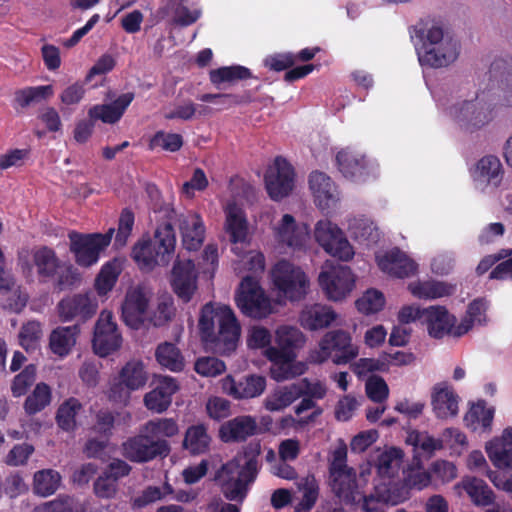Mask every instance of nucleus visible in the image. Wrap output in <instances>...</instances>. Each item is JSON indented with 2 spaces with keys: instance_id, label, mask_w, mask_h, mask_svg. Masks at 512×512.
Instances as JSON below:
<instances>
[{
  "instance_id": "473e14b6",
  "label": "nucleus",
  "mask_w": 512,
  "mask_h": 512,
  "mask_svg": "<svg viewBox=\"0 0 512 512\" xmlns=\"http://www.w3.org/2000/svg\"><path fill=\"white\" fill-rule=\"evenodd\" d=\"M32 260L36 267L37 275L42 282L54 279L62 263L56 252L47 246H42L35 250Z\"/></svg>"
},
{
  "instance_id": "423d86ee",
  "label": "nucleus",
  "mask_w": 512,
  "mask_h": 512,
  "mask_svg": "<svg viewBox=\"0 0 512 512\" xmlns=\"http://www.w3.org/2000/svg\"><path fill=\"white\" fill-rule=\"evenodd\" d=\"M329 485L333 493L345 504L363 503L364 498L368 497L360 490L355 469L347 466L346 445L337 447L332 453Z\"/></svg>"
},
{
  "instance_id": "8fccbe9b",
  "label": "nucleus",
  "mask_w": 512,
  "mask_h": 512,
  "mask_svg": "<svg viewBox=\"0 0 512 512\" xmlns=\"http://www.w3.org/2000/svg\"><path fill=\"white\" fill-rule=\"evenodd\" d=\"M303 396V390L297 385H291L277 390L265 400V408L269 411H280Z\"/></svg>"
},
{
  "instance_id": "aec40b11",
  "label": "nucleus",
  "mask_w": 512,
  "mask_h": 512,
  "mask_svg": "<svg viewBox=\"0 0 512 512\" xmlns=\"http://www.w3.org/2000/svg\"><path fill=\"white\" fill-rule=\"evenodd\" d=\"M222 391L236 400L251 399L260 396L266 388L264 376L251 374L236 380L227 375L221 381Z\"/></svg>"
},
{
  "instance_id": "0e129e2a",
  "label": "nucleus",
  "mask_w": 512,
  "mask_h": 512,
  "mask_svg": "<svg viewBox=\"0 0 512 512\" xmlns=\"http://www.w3.org/2000/svg\"><path fill=\"white\" fill-rule=\"evenodd\" d=\"M171 402L172 399L160 389H153L144 396V404L147 409L156 413L166 411Z\"/></svg>"
},
{
  "instance_id": "393cba45",
  "label": "nucleus",
  "mask_w": 512,
  "mask_h": 512,
  "mask_svg": "<svg viewBox=\"0 0 512 512\" xmlns=\"http://www.w3.org/2000/svg\"><path fill=\"white\" fill-rule=\"evenodd\" d=\"M336 162L342 175L355 182L365 181L371 173L366 157L349 148L337 153Z\"/></svg>"
},
{
  "instance_id": "c85d7f7f",
  "label": "nucleus",
  "mask_w": 512,
  "mask_h": 512,
  "mask_svg": "<svg viewBox=\"0 0 512 512\" xmlns=\"http://www.w3.org/2000/svg\"><path fill=\"white\" fill-rule=\"evenodd\" d=\"M459 396L447 383L436 384L431 396V404L437 418L447 419L458 414Z\"/></svg>"
},
{
  "instance_id": "13d9d810",
  "label": "nucleus",
  "mask_w": 512,
  "mask_h": 512,
  "mask_svg": "<svg viewBox=\"0 0 512 512\" xmlns=\"http://www.w3.org/2000/svg\"><path fill=\"white\" fill-rule=\"evenodd\" d=\"M486 310V302L484 299H474L467 308L468 319H465L457 328L456 335L460 336L467 333L475 321L481 323V316Z\"/></svg>"
},
{
  "instance_id": "9b49d317",
  "label": "nucleus",
  "mask_w": 512,
  "mask_h": 512,
  "mask_svg": "<svg viewBox=\"0 0 512 512\" xmlns=\"http://www.w3.org/2000/svg\"><path fill=\"white\" fill-rule=\"evenodd\" d=\"M275 288L290 301L302 299L308 288L306 274L287 260L275 264L271 272Z\"/></svg>"
},
{
  "instance_id": "f03ea898",
  "label": "nucleus",
  "mask_w": 512,
  "mask_h": 512,
  "mask_svg": "<svg viewBox=\"0 0 512 512\" xmlns=\"http://www.w3.org/2000/svg\"><path fill=\"white\" fill-rule=\"evenodd\" d=\"M199 335L205 347L220 355L236 350L241 325L229 305L206 303L198 321Z\"/></svg>"
},
{
  "instance_id": "bb28decb",
  "label": "nucleus",
  "mask_w": 512,
  "mask_h": 512,
  "mask_svg": "<svg viewBox=\"0 0 512 512\" xmlns=\"http://www.w3.org/2000/svg\"><path fill=\"white\" fill-rule=\"evenodd\" d=\"M148 300L144 293L138 289L126 294L122 304V319L132 329H140L145 320Z\"/></svg>"
},
{
  "instance_id": "1a4fd4ad",
  "label": "nucleus",
  "mask_w": 512,
  "mask_h": 512,
  "mask_svg": "<svg viewBox=\"0 0 512 512\" xmlns=\"http://www.w3.org/2000/svg\"><path fill=\"white\" fill-rule=\"evenodd\" d=\"M114 231V228H110L104 234L69 232V248L74 255L75 262L81 267H91L96 264L100 258V253L110 245Z\"/></svg>"
},
{
  "instance_id": "09e8293b",
  "label": "nucleus",
  "mask_w": 512,
  "mask_h": 512,
  "mask_svg": "<svg viewBox=\"0 0 512 512\" xmlns=\"http://www.w3.org/2000/svg\"><path fill=\"white\" fill-rule=\"evenodd\" d=\"M61 483V475L53 469H43L34 474L33 490L35 494L47 497L56 492Z\"/></svg>"
},
{
  "instance_id": "69168bd1",
  "label": "nucleus",
  "mask_w": 512,
  "mask_h": 512,
  "mask_svg": "<svg viewBox=\"0 0 512 512\" xmlns=\"http://www.w3.org/2000/svg\"><path fill=\"white\" fill-rule=\"evenodd\" d=\"M88 116L94 122L101 120L104 123L114 124L118 122L121 117L114 110L111 104L94 105L88 111Z\"/></svg>"
},
{
  "instance_id": "a211bd4d",
  "label": "nucleus",
  "mask_w": 512,
  "mask_h": 512,
  "mask_svg": "<svg viewBox=\"0 0 512 512\" xmlns=\"http://www.w3.org/2000/svg\"><path fill=\"white\" fill-rule=\"evenodd\" d=\"M112 318L111 312L103 311L95 325L92 345L100 357L110 355L121 346L122 337Z\"/></svg>"
},
{
  "instance_id": "0eeeda50",
  "label": "nucleus",
  "mask_w": 512,
  "mask_h": 512,
  "mask_svg": "<svg viewBox=\"0 0 512 512\" xmlns=\"http://www.w3.org/2000/svg\"><path fill=\"white\" fill-rule=\"evenodd\" d=\"M358 347L352 343L349 332L342 329H335L326 332L319 342L318 349L309 353V361L314 364H321L332 358L337 364H347L358 356Z\"/></svg>"
},
{
  "instance_id": "e2e57ef3",
  "label": "nucleus",
  "mask_w": 512,
  "mask_h": 512,
  "mask_svg": "<svg viewBox=\"0 0 512 512\" xmlns=\"http://www.w3.org/2000/svg\"><path fill=\"white\" fill-rule=\"evenodd\" d=\"M93 490L98 498H114L118 491V483L111 476L103 472L94 482Z\"/></svg>"
},
{
  "instance_id": "864d4df0",
  "label": "nucleus",
  "mask_w": 512,
  "mask_h": 512,
  "mask_svg": "<svg viewBox=\"0 0 512 512\" xmlns=\"http://www.w3.org/2000/svg\"><path fill=\"white\" fill-rule=\"evenodd\" d=\"M184 144V140L181 134L178 133H167L162 130L157 131L150 139L148 148L155 150L161 148L168 152L179 151Z\"/></svg>"
},
{
  "instance_id": "2eb2a0df",
  "label": "nucleus",
  "mask_w": 512,
  "mask_h": 512,
  "mask_svg": "<svg viewBox=\"0 0 512 512\" xmlns=\"http://www.w3.org/2000/svg\"><path fill=\"white\" fill-rule=\"evenodd\" d=\"M98 301L92 292L68 295L57 304V312L62 322L83 323L97 312Z\"/></svg>"
},
{
  "instance_id": "39448f33",
  "label": "nucleus",
  "mask_w": 512,
  "mask_h": 512,
  "mask_svg": "<svg viewBox=\"0 0 512 512\" xmlns=\"http://www.w3.org/2000/svg\"><path fill=\"white\" fill-rule=\"evenodd\" d=\"M176 246L173 225L163 222L155 230L153 238L141 239L132 248L131 257L142 271L156 266H166L171 261Z\"/></svg>"
},
{
  "instance_id": "79ce46f5",
  "label": "nucleus",
  "mask_w": 512,
  "mask_h": 512,
  "mask_svg": "<svg viewBox=\"0 0 512 512\" xmlns=\"http://www.w3.org/2000/svg\"><path fill=\"white\" fill-rule=\"evenodd\" d=\"M52 390L44 382L37 383L32 392L27 395L23 409L28 416H33L51 404Z\"/></svg>"
},
{
  "instance_id": "3c124183",
  "label": "nucleus",
  "mask_w": 512,
  "mask_h": 512,
  "mask_svg": "<svg viewBox=\"0 0 512 512\" xmlns=\"http://www.w3.org/2000/svg\"><path fill=\"white\" fill-rule=\"evenodd\" d=\"M252 77L251 70L241 65L224 66L210 71V81L214 85H219L224 82L246 80Z\"/></svg>"
},
{
  "instance_id": "603ef678",
  "label": "nucleus",
  "mask_w": 512,
  "mask_h": 512,
  "mask_svg": "<svg viewBox=\"0 0 512 512\" xmlns=\"http://www.w3.org/2000/svg\"><path fill=\"white\" fill-rule=\"evenodd\" d=\"M37 367L35 364H29L24 369L14 376L11 382V393L15 398L22 397L27 394L30 387L36 381Z\"/></svg>"
},
{
  "instance_id": "2f4dec72",
  "label": "nucleus",
  "mask_w": 512,
  "mask_h": 512,
  "mask_svg": "<svg viewBox=\"0 0 512 512\" xmlns=\"http://www.w3.org/2000/svg\"><path fill=\"white\" fill-rule=\"evenodd\" d=\"M182 245L189 251L198 250L205 238V226L198 214H190L180 220L179 224Z\"/></svg>"
},
{
  "instance_id": "a19ab883",
  "label": "nucleus",
  "mask_w": 512,
  "mask_h": 512,
  "mask_svg": "<svg viewBox=\"0 0 512 512\" xmlns=\"http://www.w3.org/2000/svg\"><path fill=\"white\" fill-rule=\"evenodd\" d=\"M225 229L232 243L246 241L248 234L247 220L242 210L236 205H229L226 210Z\"/></svg>"
},
{
  "instance_id": "5701e85b",
  "label": "nucleus",
  "mask_w": 512,
  "mask_h": 512,
  "mask_svg": "<svg viewBox=\"0 0 512 512\" xmlns=\"http://www.w3.org/2000/svg\"><path fill=\"white\" fill-rule=\"evenodd\" d=\"M489 80L500 91L502 104L512 107V56L496 57L489 67Z\"/></svg>"
},
{
  "instance_id": "412c9836",
  "label": "nucleus",
  "mask_w": 512,
  "mask_h": 512,
  "mask_svg": "<svg viewBox=\"0 0 512 512\" xmlns=\"http://www.w3.org/2000/svg\"><path fill=\"white\" fill-rule=\"evenodd\" d=\"M259 433L256 418L251 415H238L219 428V438L224 443H242Z\"/></svg>"
},
{
  "instance_id": "680f3d73",
  "label": "nucleus",
  "mask_w": 512,
  "mask_h": 512,
  "mask_svg": "<svg viewBox=\"0 0 512 512\" xmlns=\"http://www.w3.org/2000/svg\"><path fill=\"white\" fill-rule=\"evenodd\" d=\"M368 398L376 403L385 401L389 396V388L385 380L377 375L368 378L365 384Z\"/></svg>"
},
{
  "instance_id": "338daca9",
  "label": "nucleus",
  "mask_w": 512,
  "mask_h": 512,
  "mask_svg": "<svg viewBox=\"0 0 512 512\" xmlns=\"http://www.w3.org/2000/svg\"><path fill=\"white\" fill-rule=\"evenodd\" d=\"M265 67L272 71L281 72L294 66V53L283 52L269 55L264 60Z\"/></svg>"
},
{
  "instance_id": "a18cd8bd",
  "label": "nucleus",
  "mask_w": 512,
  "mask_h": 512,
  "mask_svg": "<svg viewBox=\"0 0 512 512\" xmlns=\"http://www.w3.org/2000/svg\"><path fill=\"white\" fill-rule=\"evenodd\" d=\"M155 357L157 362L172 372H180L184 369V358L178 347L170 342L158 345Z\"/></svg>"
},
{
  "instance_id": "4468645a",
  "label": "nucleus",
  "mask_w": 512,
  "mask_h": 512,
  "mask_svg": "<svg viewBox=\"0 0 512 512\" xmlns=\"http://www.w3.org/2000/svg\"><path fill=\"white\" fill-rule=\"evenodd\" d=\"M319 285L328 299H344L354 288L355 277L348 266L337 265L325 267L319 274Z\"/></svg>"
},
{
  "instance_id": "052dcab7",
  "label": "nucleus",
  "mask_w": 512,
  "mask_h": 512,
  "mask_svg": "<svg viewBox=\"0 0 512 512\" xmlns=\"http://www.w3.org/2000/svg\"><path fill=\"white\" fill-rule=\"evenodd\" d=\"M53 280L55 288L59 291H63L72 288L77 282H79L80 275L73 265L62 262L61 267Z\"/></svg>"
},
{
  "instance_id": "e433bc0d",
  "label": "nucleus",
  "mask_w": 512,
  "mask_h": 512,
  "mask_svg": "<svg viewBox=\"0 0 512 512\" xmlns=\"http://www.w3.org/2000/svg\"><path fill=\"white\" fill-rule=\"evenodd\" d=\"M459 486L468 494L476 506L486 507L494 503L495 495L493 490L480 478L466 476L462 479Z\"/></svg>"
},
{
  "instance_id": "4c0bfd02",
  "label": "nucleus",
  "mask_w": 512,
  "mask_h": 512,
  "mask_svg": "<svg viewBox=\"0 0 512 512\" xmlns=\"http://www.w3.org/2000/svg\"><path fill=\"white\" fill-rule=\"evenodd\" d=\"M504 170L498 157L486 155L476 165L475 179L494 187H499L503 180Z\"/></svg>"
},
{
  "instance_id": "ddd939ff",
  "label": "nucleus",
  "mask_w": 512,
  "mask_h": 512,
  "mask_svg": "<svg viewBox=\"0 0 512 512\" xmlns=\"http://www.w3.org/2000/svg\"><path fill=\"white\" fill-rule=\"evenodd\" d=\"M314 236L318 244L330 255L348 261L354 251L342 230L331 221L325 219L317 222Z\"/></svg>"
},
{
  "instance_id": "a878e982",
  "label": "nucleus",
  "mask_w": 512,
  "mask_h": 512,
  "mask_svg": "<svg viewBox=\"0 0 512 512\" xmlns=\"http://www.w3.org/2000/svg\"><path fill=\"white\" fill-rule=\"evenodd\" d=\"M379 268L396 278H407L416 274L418 265L399 248H394L378 258Z\"/></svg>"
},
{
  "instance_id": "4be33fe9",
  "label": "nucleus",
  "mask_w": 512,
  "mask_h": 512,
  "mask_svg": "<svg viewBox=\"0 0 512 512\" xmlns=\"http://www.w3.org/2000/svg\"><path fill=\"white\" fill-rule=\"evenodd\" d=\"M404 452L398 447H390L378 455L376 461V470L379 477L388 482H383L375 487V497L385 493V489L391 485L397 484L393 479L398 475L403 463Z\"/></svg>"
},
{
  "instance_id": "f3484780",
  "label": "nucleus",
  "mask_w": 512,
  "mask_h": 512,
  "mask_svg": "<svg viewBox=\"0 0 512 512\" xmlns=\"http://www.w3.org/2000/svg\"><path fill=\"white\" fill-rule=\"evenodd\" d=\"M197 281L198 273L194 262L190 259L177 258L171 271L170 284L173 292L183 303H188L193 298L198 287Z\"/></svg>"
},
{
  "instance_id": "ea45409f",
  "label": "nucleus",
  "mask_w": 512,
  "mask_h": 512,
  "mask_svg": "<svg viewBox=\"0 0 512 512\" xmlns=\"http://www.w3.org/2000/svg\"><path fill=\"white\" fill-rule=\"evenodd\" d=\"M83 404L75 397H69L58 407L55 420L60 429L73 432L77 428L76 418L83 411Z\"/></svg>"
},
{
  "instance_id": "58836bf2",
  "label": "nucleus",
  "mask_w": 512,
  "mask_h": 512,
  "mask_svg": "<svg viewBox=\"0 0 512 512\" xmlns=\"http://www.w3.org/2000/svg\"><path fill=\"white\" fill-rule=\"evenodd\" d=\"M210 443L207 426L199 423L187 428L182 445L191 455H201L209 450Z\"/></svg>"
},
{
  "instance_id": "774afa93",
  "label": "nucleus",
  "mask_w": 512,
  "mask_h": 512,
  "mask_svg": "<svg viewBox=\"0 0 512 512\" xmlns=\"http://www.w3.org/2000/svg\"><path fill=\"white\" fill-rule=\"evenodd\" d=\"M96 421L92 429L95 433L104 436L106 439L112 434L114 428L115 418L109 410H99L96 413Z\"/></svg>"
},
{
  "instance_id": "6e6d98bb",
  "label": "nucleus",
  "mask_w": 512,
  "mask_h": 512,
  "mask_svg": "<svg viewBox=\"0 0 512 512\" xmlns=\"http://www.w3.org/2000/svg\"><path fill=\"white\" fill-rule=\"evenodd\" d=\"M412 293L424 299H436L451 294V287L443 282L428 281L412 288Z\"/></svg>"
},
{
  "instance_id": "4d7b16f0",
  "label": "nucleus",
  "mask_w": 512,
  "mask_h": 512,
  "mask_svg": "<svg viewBox=\"0 0 512 512\" xmlns=\"http://www.w3.org/2000/svg\"><path fill=\"white\" fill-rule=\"evenodd\" d=\"M135 223V215L130 208L122 209L119 220L118 229L115 236V245L123 247L127 244L128 238L132 233Z\"/></svg>"
},
{
  "instance_id": "20e7f679",
  "label": "nucleus",
  "mask_w": 512,
  "mask_h": 512,
  "mask_svg": "<svg viewBox=\"0 0 512 512\" xmlns=\"http://www.w3.org/2000/svg\"><path fill=\"white\" fill-rule=\"evenodd\" d=\"M306 339L304 334L296 327L282 326L276 331L278 347L270 346L266 349V357L272 362L271 377L276 381L292 379L304 373L302 363L294 364L295 350L301 348Z\"/></svg>"
},
{
  "instance_id": "5fc2aeb1",
  "label": "nucleus",
  "mask_w": 512,
  "mask_h": 512,
  "mask_svg": "<svg viewBox=\"0 0 512 512\" xmlns=\"http://www.w3.org/2000/svg\"><path fill=\"white\" fill-rule=\"evenodd\" d=\"M356 308L359 312L370 315L379 312L385 305V297L376 289H368L362 297L356 300Z\"/></svg>"
},
{
  "instance_id": "9d476101",
  "label": "nucleus",
  "mask_w": 512,
  "mask_h": 512,
  "mask_svg": "<svg viewBox=\"0 0 512 512\" xmlns=\"http://www.w3.org/2000/svg\"><path fill=\"white\" fill-rule=\"evenodd\" d=\"M449 116L465 131L474 132L492 119L491 104L479 95L474 100H463L448 108Z\"/></svg>"
},
{
  "instance_id": "c9c22d12",
  "label": "nucleus",
  "mask_w": 512,
  "mask_h": 512,
  "mask_svg": "<svg viewBox=\"0 0 512 512\" xmlns=\"http://www.w3.org/2000/svg\"><path fill=\"white\" fill-rule=\"evenodd\" d=\"M80 333L79 324L66 327H57L49 337V347L53 354L59 357L67 356L72 347L76 344V339Z\"/></svg>"
},
{
  "instance_id": "6ab92c4d",
  "label": "nucleus",
  "mask_w": 512,
  "mask_h": 512,
  "mask_svg": "<svg viewBox=\"0 0 512 512\" xmlns=\"http://www.w3.org/2000/svg\"><path fill=\"white\" fill-rule=\"evenodd\" d=\"M404 474L402 482H397L385 489V493L382 494L384 501L397 505L409 498L411 489L422 490L431 482V475L425 470L410 469L407 472L404 471Z\"/></svg>"
},
{
  "instance_id": "bf43d9fd",
  "label": "nucleus",
  "mask_w": 512,
  "mask_h": 512,
  "mask_svg": "<svg viewBox=\"0 0 512 512\" xmlns=\"http://www.w3.org/2000/svg\"><path fill=\"white\" fill-rule=\"evenodd\" d=\"M194 370L204 377H215L226 370L225 363L216 357H200L194 364Z\"/></svg>"
},
{
  "instance_id": "72a5a7b5",
  "label": "nucleus",
  "mask_w": 512,
  "mask_h": 512,
  "mask_svg": "<svg viewBox=\"0 0 512 512\" xmlns=\"http://www.w3.org/2000/svg\"><path fill=\"white\" fill-rule=\"evenodd\" d=\"M54 94L52 85L28 86L14 92L12 107L17 112H23L29 106L47 100Z\"/></svg>"
},
{
  "instance_id": "b1692460",
  "label": "nucleus",
  "mask_w": 512,
  "mask_h": 512,
  "mask_svg": "<svg viewBox=\"0 0 512 512\" xmlns=\"http://www.w3.org/2000/svg\"><path fill=\"white\" fill-rule=\"evenodd\" d=\"M309 228L306 224H297L290 214H284L275 228V239L281 245L293 250H301L309 240Z\"/></svg>"
},
{
  "instance_id": "f257e3e1",
  "label": "nucleus",
  "mask_w": 512,
  "mask_h": 512,
  "mask_svg": "<svg viewBox=\"0 0 512 512\" xmlns=\"http://www.w3.org/2000/svg\"><path fill=\"white\" fill-rule=\"evenodd\" d=\"M408 32L421 66L447 67L458 58V44L449 35L447 23L441 16H423Z\"/></svg>"
},
{
  "instance_id": "de8ad7c7",
  "label": "nucleus",
  "mask_w": 512,
  "mask_h": 512,
  "mask_svg": "<svg viewBox=\"0 0 512 512\" xmlns=\"http://www.w3.org/2000/svg\"><path fill=\"white\" fill-rule=\"evenodd\" d=\"M119 378L128 389L135 391L145 386L148 375L142 362L130 361L121 369Z\"/></svg>"
},
{
  "instance_id": "dca6fc26",
  "label": "nucleus",
  "mask_w": 512,
  "mask_h": 512,
  "mask_svg": "<svg viewBox=\"0 0 512 512\" xmlns=\"http://www.w3.org/2000/svg\"><path fill=\"white\" fill-rule=\"evenodd\" d=\"M294 169L283 157L278 156L274 164L265 173V187L272 200L279 201L287 197L294 187Z\"/></svg>"
},
{
  "instance_id": "49530a36",
  "label": "nucleus",
  "mask_w": 512,
  "mask_h": 512,
  "mask_svg": "<svg viewBox=\"0 0 512 512\" xmlns=\"http://www.w3.org/2000/svg\"><path fill=\"white\" fill-rule=\"evenodd\" d=\"M141 432L146 433L152 440L171 438L178 434L179 426L172 418H158L146 422Z\"/></svg>"
},
{
  "instance_id": "c756f323",
  "label": "nucleus",
  "mask_w": 512,
  "mask_h": 512,
  "mask_svg": "<svg viewBox=\"0 0 512 512\" xmlns=\"http://www.w3.org/2000/svg\"><path fill=\"white\" fill-rule=\"evenodd\" d=\"M456 318L449 314L444 306H430L427 308L423 323L427 325L431 337L441 339L451 333Z\"/></svg>"
},
{
  "instance_id": "7c9ffc66",
  "label": "nucleus",
  "mask_w": 512,
  "mask_h": 512,
  "mask_svg": "<svg viewBox=\"0 0 512 512\" xmlns=\"http://www.w3.org/2000/svg\"><path fill=\"white\" fill-rule=\"evenodd\" d=\"M336 317L337 314L331 307L316 303L305 306L299 321L303 328L315 331L328 327Z\"/></svg>"
},
{
  "instance_id": "6e6552de",
  "label": "nucleus",
  "mask_w": 512,
  "mask_h": 512,
  "mask_svg": "<svg viewBox=\"0 0 512 512\" xmlns=\"http://www.w3.org/2000/svg\"><path fill=\"white\" fill-rule=\"evenodd\" d=\"M234 300L241 313L249 318L263 319L272 313L270 298L252 276L242 279Z\"/></svg>"
},
{
  "instance_id": "f704fd0d",
  "label": "nucleus",
  "mask_w": 512,
  "mask_h": 512,
  "mask_svg": "<svg viewBox=\"0 0 512 512\" xmlns=\"http://www.w3.org/2000/svg\"><path fill=\"white\" fill-rule=\"evenodd\" d=\"M309 187L321 209L328 208L334 201L336 188L327 174L319 171L312 172L309 176Z\"/></svg>"
},
{
  "instance_id": "cd10ccee",
  "label": "nucleus",
  "mask_w": 512,
  "mask_h": 512,
  "mask_svg": "<svg viewBox=\"0 0 512 512\" xmlns=\"http://www.w3.org/2000/svg\"><path fill=\"white\" fill-rule=\"evenodd\" d=\"M486 452L494 466L512 470V427L505 428L501 437L489 441Z\"/></svg>"
},
{
  "instance_id": "c03bdc74",
  "label": "nucleus",
  "mask_w": 512,
  "mask_h": 512,
  "mask_svg": "<svg viewBox=\"0 0 512 512\" xmlns=\"http://www.w3.org/2000/svg\"><path fill=\"white\" fill-rule=\"evenodd\" d=\"M493 418L494 408H488L484 401H479L472 405L465 415L464 420L467 426L471 427L473 430L481 428L482 431L486 432L491 430Z\"/></svg>"
},
{
  "instance_id": "37998d69",
  "label": "nucleus",
  "mask_w": 512,
  "mask_h": 512,
  "mask_svg": "<svg viewBox=\"0 0 512 512\" xmlns=\"http://www.w3.org/2000/svg\"><path fill=\"white\" fill-rule=\"evenodd\" d=\"M120 273L121 266L117 259H113L105 263L101 267L95 279L94 286L97 294L104 296L110 292L114 288Z\"/></svg>"
},
{
  "instance_id": "f8f14e48",
  "label": "nucleus",
  "mask_w": 512,
  "mask_h": 512,
  "mask_svg": "<svg viewBox=\"0 0 512 512\" xmlns=\"http://www.w3.org/2000/svg\"><path fill=\"white\" fill-rule=\"evenodd\" d=\"M171 447L166 439L152 440L146 433L128 438L122 444L123 456L136 463H146L157 457L165 458Z\"/></svg>"
},
{
  "instance_id": "7ed1b4c3",
  "label": "nucleus",
  "mask_w": 512,
  "mask_h": 512,
  "mask_svg": "<svg viewBox=\"0 0 512 512\" xmlns=\"http://www.w3.org/2000/svg\"><path fill=\"white\" fill-rule=\"evenodd\" d=\"M260 455V441H250L218 470L215 479L227 500L239 504L244 502L249 486L256 480L261 468Z\"/></svg>"
}]
</instances>
